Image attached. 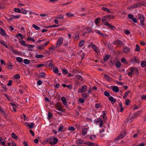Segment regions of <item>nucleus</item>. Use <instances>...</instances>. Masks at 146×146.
<instances>
[{
  "instance_id": "nucleus-1",
  "label": "nucleus",
  "mask_w": 146,
  "mask_h": 146,
  "mask_svg": "<svg viewBox=\"0 0 146 146\" xmlns=\"http://www.w3.org/2000/svg\"><path fill=\"white\" fill-rule=\"evenodd\" d=\"M63 40V38L62 37H59L56 42V47L57 48H59L62 44Z\"/></svg>"
},
{
  "instance_id": "nucleus-2",
  "label": "nucleus",
  "mask_w": 146,
  "mask_h": 146,
  "mask_svg": "<svg viewBox=\"0 0 146 146\" xmlns=\"http://www.w3.org/2000/svg\"><path fill=\"white\" fill-rule=\"evenodd\" d=\"M139 18L140 20L141 24V25L144 26H145L144 24V21L145 19V18L143 15H141L140 14H138Z\"/></svg>"
},
{
  "instance_id": "nucleus-3",
  "label": "nucleus",
  "mask_w": 146,
  "mask_h": 146,
  "mask_svg": "<svg viewBox=\"0 0 146 146\" xmlns=\"http://www.w3.org/2000/svg\"><path fill=\"white\" fill-rule=\"evenodd\" d=\"M126 133L125 131H123L121 133L117 138L115 139H119L123 138L126 135Z\"/></svg>"
},
{
  "instance_id": "nucleus-4",
  "label": "nucleus",
  "mask_w": 146,
  "mask_h": 146,
  "mask_svg": "<svg viewBox=\"0 0 146 146\" xmlns=\"http://www.w3.org/2000/svg\"><path fill=\"white\" fill-rule=\"evenodd\" d=\"M87 87L86 86L84 85L81 88H79L78 90V91L80 93L83 92H86L87 90Z\"/></svg>"
},
{
  "instance_id": "nucleus-5",
  "label": "nucleus",
  "mask_w": 146,
  "mask_h": 146,
  "mask_svg": "<svg viewBox=\"0 0 146 146\" xmlns=\"http://www.w3.org/2000/svg\"><path fill=\"white\" fill-rule=\"evenodd\" d=\"M139 58L138 57H135L131 58L130 59V61L131 62H134L135 63H139L140 62L139 61Z\"/></svg>"
},
{
  "instance_id": "nucleus-6",
  "label": "nucleus",
  "mask_w": 146,
  "mask_h": 146,
  "mask_svg": "<svg viewBox=\"0 0 146 146\" xmlns=\"http://www.w3.org/2000/svg\"><path fill=\"white\" fill-rule=\"evenodd\" d=\"M102 21L104 24H105L106 23H107L108 21H110L109 18L107 17V16H104L102 18Z\"/></svg>"
},
{
  "instance_id": "nucleus-7",
  "label": "nucleus",
  "mask_w": 146,
  "mask_h": 146,
  "mask_svg": "<svg viewBox=\"0 0 146 146\" xmlns=\"http://www.w3.org/2000/svg\"><path fill=\"white\" fill-rule=\"evenodd\" d=\"M86 143L84 142V141L83 140L81 139L78 140L76 141V143L78 145L83 144H85Z\"/></svg>"
},
{
  "instance_id": "nucleus-8",
  "label": "nucleus",
  "mask_w": 146,
  "mask_h": 146,
  "mask_svg": "<svg viewBox=\"0 0 146 146\" xmlns=\"http://www.w3.org/2000/svg\"><path fill=\"white\" fill-rule=\"evenodd\" d=\"M0 33L3 36H7V35L5 33V31L2 28H0Z\"/></svg>"
},
{
  "instance_id": "nucleus-9",
  "label": "nucleus",
  "mask_w": 146,
  "mask_h": 146,
  "mask_svg": "<svg viewBox=\"0 0 146 146\" xmlns=\"http://www.w3.org/2000/svg\"><path fill=\"white\" fill-rule=\"evenodd\" d=\"M109 100L110 101H111V103L112 104H113L116 102V99L113 98L112 96H110L109 98Z\"/></svg>"
},
{
  "instance_id": "nucleus-10",
  "label": "nucleus",
  "mask_w": 146,
  "mask_h": 146,
  "mask_svg": "<svg viewBox=\"0 0 146 146\" xmlns=\"http://www.w3.org/2000/svg\"><path fill=\"white\" fill-rule=\"evenodd\" d=\"M112 90L115 92H119V88L118 86H114L113 87Z\"/></svg>"
},
{
  "instance_id": "nucleus-11",
  "label": "nucleus",
  "mask_w": 146,
  "mask_h": 146,
  "mask_svg": "<svg viewBox=\"0 0 146 146\" xmlns=\"http://www.w3.org/2000/svg\"><path fill=\"white\" fill-rule=\"evenodd\" d=\"M90 46L94 50V51L96 52H98L97 48L96 46L93 44H90Z\"/></svg>"
},
{
  "instance_id": "nucleus-12",
  "label": "nucleus",
  "mask_w": 146,
  "mask_h": 146,
  "mask_svg": "<svg viewBox=\"0 0 146 146\" xmlns=\"http://www.w3.org/2000/svg\"><path fill=\"white\" fill-rule=\"evenodd\" d=\"M129 48L127 46L123 48V51L125 53H128L130 52Z\"/></svg>"
},
{
  "instance_id": "nucleus-13",
  "label": "nucleus",
  "mask_w": 146,
  "mask_h": 146,
  "mask_svg": "<svg viewBox=\"0 0 146 146\" xmlns=\"http://www.w3.org/2000/svg\"><path fill=\"white\" fill-rule=\"evenodd\" d=\"M104 78L105 79L108 80V81H110L111 79L112 78L109 77L108 75L106 74H104Z\"/></svg>"
},
{
  "instance_id": "nucleus-14",
  "label": "nucleus",
  "mask_w": 146,
  "mask_h": 146,
  "mask_svg": "<svg viewBox=\"0 0 146 146\" xmlns=\"http://www.w3.org/2000/svg\"><path fill=\"white\" fill-rule=\"evenodd\" d=\"M61 99L62 102L63 104L64 105H66L67 102L66 100V98L64 97H62L61 98Z\"/></svg>"
},
{
  "instance_id": "nucleus-15",
  "label": "nucleus",
  "mask_w": 146,
  "mask_h": 146,
  "mask_svg": "<svg viewBox=\"0 0 146 146\" xmlns=\"http://www.w3.org/2000/svg\"><path fill=\"white\" fill-rule=\"evenodd\" d=\"M85 144L89 146H97V145L95 144L94 143H92L88 141L86 142V143H85Z\"/></svg>"
},
{
  "instance_id": "nucleus-16",
  "label": "nucleus",
  "mask_w": 146,
  "mask_h": 146,
  "mask_svg": "<svg viewBox=\"0 0 146 146\" xmlns=\"http://www.w3.org/2000/svg\"><path fill=\"white\" fill-rule=\"evenodd\" d=\"M58 141V139L56 138H54L53 139V141L50 142V143L51 144H52L53 143L54 144H56Z\"/></svg>"
},
{
  "instance_id": "nucleus-17",
  "label": "nucleus",
  "mask_w": 146,
  "mask_h": 146,
  "mask_svg": "<svg viewBox=\"0 0 146 146\" xmlns=\"http://www.w3.org/2000/svg\"><path fill=\"white\" fill-rule=\"evenodd\" d=\"M87 129L86 128H84L82 130L83 136L87 134Z\"/></svg>"
},
{
  "instance_id": "nucleus-18",
  "label": "nucleus",
  "mask_w": 146,
  "mask_h": 146,
  "mask_svg": "<svg viewBox=\"0 0 146 146\" xmlns=\"http://www.w3.org/2000/svg\"><path fill=\"white\" fill-rule=\"evenodd\" d=\"M121 64L120 62L117 61L116 62L115 64V66L117 68H119L121 66Z\"/></svg>"
},
{
  "instance_id": "nucleus-19",
  "label": "nucleus",
  "mask_w": 146,
  "mask_h": 146,
  "mask_svg": "<svg viewBox=\"0 0 146 146\" xmlns=\"http://www.w3.org/2000/svg\"><path fill=\"white\" fill-rule=\"evenodd\" d=\"M101 18L100 17H98L96 19L94 22L96 25H97L98 24L99 21H101Z\"/></svg>"
},
{
  "instance_id": "nucleus-20",
  "label": "nucleus",
  "mask_w": 146,
  "mask_h": 146,
  "mask_svg": "<svg viewBox=\"0 0 146 146\" xmlns=\"http://www.w3.org/2000/svg\"><path fill=\"white\" fill-rule=\"evenodd\" d=\"M110 56L108 54H106L104 57L103 60L104 61H107L110 58Z\"/></svg>"
},
{
  "instance_id": "nucleus-21",
  "label": "nucleus",
  "mask_w": 146,
  "mask_h": 146,
  "mask_svg": "<svg viewBox=\"0 0 146 146\" xmlns=\"http://www.w3.org/2000/svg\"><path fill=\"white\" fill-rule=\"evenodd\" d=\"M66 15L68 17H71L74 16V15L73 13L70 12L66 13Z\"/></svg>"
},
{
  "instance_id": "nucleus-22",
  "label": "nucleus",
  "mask_w": 146,
  "mask_h": 146,
  "mask_svg": "<svg viewBox=\"0 0 146 146\" xmlns=\"http://www.w3.org/2000/svg\"><path fill=\"white\" fill-rule=\"evenodd\" d=\"M96 136L95 135H92L90 137V139L92 141L95 140L96 139Z\"/></svg>"
},
{
  "instance_id": "nucleus-23",
  "label": "nucleus",
  "mask_w": 146,
  "mask_h": 146,
  "mask_svg": "<svg viewBox=\"0 0 146 146\" xmlns=\"http://www.w3.org/2000/svg\"><path fill=\"white\" fill-rule=\"evenodd\" d=\"M0 43L1 44L3 45L6 48H8V47L6 44V43L5 42V41L2 40L0 41Z\"/></svg>"
},
{
  "instance_id": "nucleus-24",
  "label": "nucleus",
  "mask_w": 146,
  "mask_h": 146,
  "mask_svg": "<svg viewBox=\"0 0 146 146\" xmlns=\"http://www.w3.org/2000/svg\"><path fill=\"white\" fill-rule=\"evenodd\" d=\"M27 10L24 9H22L20 10V13H22L23 14H25L27 13Z\"/></svg>"
},
{
  "instance_id": "nucleus-25",
  "label": "nucleus",
  "mask_w": 146,
  "mask_h": 146,
  "mask_svg": "<svg viewBox=\"0 0 146 146\" xmlns=\"http://www.w3.org/2000/svg\"><path fill=\"white\" fill-rule=\"evenodd\" d=\"M99 120L100 121H97V122H100V124H99V126L100 127H101L102 126V125H103V121L102 120V119L101 118H99Z\"/></svg>"
},
{
  "instance_id": "nucleus-26",
  "label": "nucleus",
  "mask_w": 146,
  "mask_h": 146,
  "mask_svg": "<svg viewBox=\"0 0 146 146\" xmlns=\"http://www.w3.org/2000/svg\"><path fill=\"white\" fill-rule=\"evenodd\" d=\"M141 65L142 67H145L146 66V62L144 60L142 61L141 62Z\"/></svg>"
},
{
  "instance_id": "nucleus-27",
  "label": "nucleus",
  "mask_w": 146,
  "mask_h": 146,
  "mask_svg": "<svg viewBox=\"0 0 146 146\" xmlns=\"http://www.w3.org/2000/svg\"><path fill=\"white\" fill-rule=\"evenodd\" d=\"M102 10L107 11L108 13H110V10L106 7H102Z\"/></svg>"
},
{
  "instance_id": "nucleus-28",
  "label": "nucleus",
  "mask_w": 146,
  "mask_h": 146,
  "mask_svg": "<svg viewBox=\"0 0 146 146\" xmlns=\"http://www.w3.org/2000/svg\"><path fill=\"white\" fill-rule=\"evenodd\" d=\"M45 75L43 72L40 73L39 74V76L40 78H44L45 77Z\"/></svg>"
},
{
  "instance_id": "nucleus-29",
  "label": "nucleus",
  "mask_w": 146,
  "mask_h": 146,
  "mask_svg": "<svg viewBox=\"0 0 146 146\" xmlns=\"http://www.w3.org/2000/svg\"><path fill=\"white\" fill-rule=\"evenodd\" d=\"M23 62L26 64H29L30 63V60L27 59H25L23 60Z\"/></svg>"
},
{
  "instance_id": "nucleus-30",
  "label": "nucleus",
  "mask_w": 146,
  "mask_h": 146,
  "mask_svg": "<svg viewBox=\"0 0 146 146\" xmlns=\"http://www.w3.org/2000/svg\"><path fill=\"white\" fill-rule=\"evenodd\" d=\"M11 136L12 137L14 138L15 139L17 140L18 139V137L16 135L15 133H14L11 134Z\"/></svg>"
},
{
  "instance_id": "nucleus-31",
  "label": "nucleus",
  "mask_w": 146,
  "mask_h": 146,
  "mask_svg": "<svg viewBox=\"0 0 146 146\" xmlns=\"http://www.w3.org/2000/svg\"><path fill=\"white\" fill-rule=\"evenodd\" d=\"M17 37H20L22 39L25 36L22 35L21 33H19L18 34L16 35Z\"/></svg>"
},
{
  "instance_id": "nucleus-32",
  "label": "nucleus",
  "mask_w": 146,
  "mask_h": 146,
  "mask_svg": "<svg viewBox=\"0 0 146 146\" xmlns=\"http://www.w3.org/2000/svg\"><path fill=\"white\" fill-rule=\"evenodd\" d=\"M64 127V126L63 125H60L58 129V132H59L62 131Z\"/></svg>"
},
{
  "instance_id": "nucleus-33",
  "label": "nucleus",
  "mask_w": 146,
  "mask_h": 146,
  "mask_svg": "<svg viewBox=\"0 0 146 146\" xmlns=\"http://www.w3.org/2000/svg\"><path fill=\"white\" fill-rule=\"evenodd\" d=\"M63 73L64 74H66L68 73V71L66 69L63 68L62 69Z\"/></svg>"
},
{
  "instance_id": "nucleus-34",
  "label": "nucleus",
  "mask_w": 146,
  "mask_h": 146,
  "mask_svg": "<svg viewBox=\"0 0 146 146\" xmlns=\"http://www.w3.org/2000/svg\"><path fill=\"white\" fill-rule=\"evenodd\" d=\"M75 77H76V78L78 79H80V80L81 81H82L83 80L82 78L79 75H77L75 76Z\"/></svg>"
},
{
  "instance_id": "nucleus-35",
  "label": "nucleus",
  "mask_w": 146,
  "mask_h": 146,
  "mask_svg": "<svg viewBox=\"0 0 146 146\" xmlns=\"http://www.w3.org/2000/svg\"><path fill=\"white\" fill-rule=\"evenodd\" d=\"M44 57V56L42 55H39L37 54L35 56V57L37 58H42Z\"/></svg>"
},
{
  "instance_id": "nucleus-36",
  "label": "nucleus",
  "mask_w": 146,
  "mask_h": 146,
  "mask_svg": "<svg viewBox=\"0 0 146 146\" xmlns=\"http://www.w3.org/2000/svg\"><path fill=\"white\" fill-rule=\"evenodd\" d=\"M136 48L135 49V50L136 51H139L140 50L139 46V45L136 44Z\"/></svg>"
},
{
  "instance_id": "nucleus-37",
  "label": "nucleus",
  "mask_w": 146,
  "mask_h": 146,
  "mask_svg": "<svg viewBox=\"0 0 146 146\" xmlns=\"http://www.w3.org/2000/svg\"><path fill=\"white\" fill-rule=\"evenodd\" d=\"M32 27L36 30H38L40 29V28L39 27L35 24H33Z\"/></svg>"
},
{
  "instance_id": "nucleus-38",
  "label": "nucleus",
  "mask_w": 146,
  "mask_h": 146,
  "mask_svg": "<svg viewBox=\"0 0 146 146\" xmlns=\"http://www.w3.org/2000/svg\"><path fill=\"white\" fill-rule=\"evenodd\" d=\"M107 17L110 20L111 19H112L114 18V17L111 15H107Z\"/></svg>"
},
{
  "instance_id": "nucleus-39",
  "label": "nucleus",
  "mask_w": 146,
  "mask_h": 146,
  "mask_svg": "<svg viewBox=\"0 0 146 146\" xmlns=\"http://www.w3.org/2000/svg\"><path fill=\"white\" fill-rule=\"evenodd\" d=\"M14 76L16 79H19L20 78V75L19 74H16Z\"/></svg>"
},
{
  "instance_id": "nucleus-40",
  "label": "nucleus",
  "mask_w": 146,
  "mask_h": 146,
  "mask_svg": "<svg viewBox=\"0 0 146 146\" xmlns=\"http://www.w3.org/2000/svg\"><path fill=\"white\" fill-rule=\"evenodd\" d=\"M44 45H39L37 46V48L40 50H42L44 49Z\"/></svg>"
},
{
  "instance_id": "nucleus-41",
  "label": "nucleus",
  "mask_w": 146,
  "mask_h": 146,
  "mask_svg": "<svg viewBox=\"0 0 146 146\" xmlns=\"http://www.w3.org/2000/svg\"><path fill=\"white\" fill-rule=\"evenodd\" d=\"M17 60L19 62H22L23 61L22 59L20 57H17L16 58Z\"/></svg>"
},
{
  "instance_id": "nucleus-42",
  "label": "nucleus",
  "mask_w": 146,
  "mask_h": 146,
  "mask_svg": "<svg viewBox=\"0 0 146 146\" xmlns=\"http://www.w3.org/2000/svg\"><path fill=\"white\" fill-rule=\"evenodd\" d=\"M82 96L84 98H87L88 96L87 93H82Z\"/></svg>"
},
{
  "instance_id": "nucleus-43",
  "label": "nucleus",
  "mask_w": 146,
  "mask_h": 146,
  "mask_svg": "<svg viewBox=\"0 0 146 146\" xmlns=\"http://www.w3.org/2000/svg\"><path fill=\"white\" fill-rule=\"evenodd\" d=\"M20 42L21 45H24L25 46V45L26 44H25V41L22 40H20Z\"/></svg>"
},
{
  "instance_id": "nucleus-44",
  "label": "nucleus",
  "mask_w": 146,
  "mask_h": 146,
  "mask_svg": "<svg viewBox=\"0 0 146 146\" xmlns=\"http://www.w3.org/2000/svg\"><path fill=\"white\" fill-rule=\"evenodd\" d=\"M73 37L74 38H76L77 39L79 38V36L78 33H76Z\"/></svg>"
},
{
  "instance_id": "nucleus-45",
  "label": "nucleus",
  "mask_w": 146,
  "mask_h": 146,
  "mask_svg": "<svg viewBox=\"0 0 146 146\" xmlns=\"http://www.w3.org/2000/svg\"><path fill=\"white\" fill-rule=\"evenodd\" d=\"M58 110L60 111L64 112V110L62 109V105L61 106H60L58 108Z\"/></svg>"
},
{
  "instance_id": "nucleus-46",
  "label": "nucleus",
  "mask_w": 146,
  "mask_h": 146,
  "mask_svg": "<svg viewBox=\"0 0 146 146\" xmlns=\"http://www.w3.org/2000/svg\"><path fill=\"white\" fill-rule=\"evenodd\" d=\"M25 46L29 48H33L34 47V46L33 45H30L28 44H26L25 45Z\"/></svg>"
},
{
  "instance_id": "nucleus-47",
  "label": "nucleus",
  "mask_w": 146,
  "mask_h": 146,
  "mask_svg": "<svg viewBox=\"0 0 146 146\" xmlns=\"http://www.w3.org/2000/svg\"><path fill=\"white\" fill-rule=\"evenodd\" d=\"M94 31L96 33L99 34L100 35H103V33H100V31L98 30H95Z\"/></svg>"
},
{
  "instance_id": "nucleus-48",
  "label": "nucleus",
  "mask_w": 146,
  "mask_h": 146,
  "mask_svg": "<svg viewBox=\"0 0 146 146\" xmlns=\"http://www.w3.org/2000/svg\"><path fill=\"white\" fill-rule=\"evenodd\" d=\"M14 11L16 12L20 13V10L18 8H14Z\"/></svg>"
},
{
  "instance_id": "nucleus-49",
  "label": "nucleus",
  "mask_w": 146,
  "mask_h": 146,
  "mask_svg": "<svg viewBox=\"0 0 146 146\" xmlns=\"http://www.w3.org/2000/svg\"><path fill=\"white\" fill-rule=\"evenodd\" d=\"M53 72L55 73H57L58 72V70L57 68H55L53 70Z\"/></svg>"
},
{
  "instance_id": "nucleus-50",
  "label": "nucleus",
  "mask_w": 146,
  "mask_h": 146,
  "mask_svg": "<svg viewBox=\"0 0 146 146\" xmlns=\"http://www.w3.org/2000/svg\"><path fill=\"white\" fill-rule=\"evenodd\" d=\"M104 94L106 96H108L110 95V94L108 92L106 91L104 92Z\"/></svg>"
},
{
  "instance_id": "nucleus-51",
  "label": "nucleus",
  "mask_w": 146,
  "mask_h": 146,
  "mask_svg": "<svg viewBox=\"0 0 146 146\" xmlns=\"http://www.w3.org/2000/svg\"><path fill=\"white\" fill-rule=\"evenodd\" d=\"M104 44L106 46L108 47V48H110V43L106 42V43H104Z\"/></svg>"
},
{
  "instance_id": "nucleus-52",
  "label": "nucleus",
  "mask_w": 146,
  "mask_h": 146,
  "mask_svg": "<svg viewBox=\"0 0 146 146\" xmlns=\"http://www.w3.org/2000/svg\"><path fill=\"white\" fill-rule=\"evenodd\" d=\"M128 18L130 19H132L134 17L131 14H129L128 15Z\"/></svg>"
},
{
  "instance_id": "nucleus-53",
  "label": "nucleus",
  "mask_w": 146,
  "mask_h": 146,
  "mask_svg": "<svg viewBox=\"0 0 146 146\" xmlns=\"http://www.w3.org/2000/svg\"><path fill=\"white\" fill-rule=\"evenodd\" d=\"M84 42L83 40L80 41L79 44L80 46H82L84 45Z\"/></svg>"
},
{
  "instance_id": "nucleus-54",
  "label": "nucleus",
  "mask_w": 146,
  "mask_h": 146,
  "mask_svg": "<svg viewBox=\"0 0 146 146\" xmlns=\"http://www.w3.org/2000/svg\"><path fill=\"white\" fill-rule=\"evenodd\" d=\"M28 41H30V40L33 41V42H35V40L33 38L31 37H29L27 39Z\"/></svg>"
},
{
  "instance_id": "nucleus-55",
  "label": "nucleus",
  "mask_w": 146,
  "mask_h": 146,
  "mask_svg": "<svg viewBox=\"0 0 146 146\" xmlns=\"http://www.w3.org/2000/svg\"><path fill=\"white\" fill-rule=\"evenodd\" d=\"M121 61L122 62L124 63L126 62V60L125 58H122L121 59Z\"/></svg>"
},
{
  "instance_id": "nucleus-56",
  "label": "nucleus",
  "mask_w": 146,
  "mask_h": 146,
  "mask_svg": "<svg viewBox=\"0 0 146 146\" xmlns=\"http://www.w3.org/2000/svg\"><path fill=\"white\" fill-rule=\"evenodd\" d=\"M68 130L70 131H74L75 130L74 127H69Z\"/></svg>"
},
{
  "instance_id": "nucleus-57",
  "label": "nucleus",
  "mask_w": 146,
  "mask_h": 146,
  "mask_svg": "<svg viewBox=\"0 0 146 146\" xmlns=\"http://www.w3.org/2000/svg\"><path fill=\"white\" fill-rule=\"evenodd\" d=\"M34 125V124L33 123H31V124L29 125V128L30 129H32Z\"/></svg>"
},
{
  "instance_id": "nucleus-58",
  "label": "nucleus",
  "mask_w": 146,
  "mask_h": 146,
  "mask_svg": "<svg viewBox=\"0 0 146 146\" xmlns=\"http://www.w3.org/2000/svg\"><path fill=\"white\" fill-rule=\"evenodd\" d=\"M134 67H130V72H131L132 74L134 72Z\"/></svg>"
},
{
  "instance_id": "nucleus-59",
  "label": "nucleus",
  "mask_w": 146,
  "mask_h": 146,
  "mask_svg": "<svg viewBox=\"0 0 146 146\" xmlns=\"http://www.w3.org/2000/svg\"><path fill=\"white\" fill-rule=\"evenodd\" d=\"M118 43L117 44H119L120 45H122L123 44H123V42L119 40H118Z\"/></svg>"
},
{
  "instance_id": "nucleus-60",
  "label": "nucleus",
  "mask_w": 146,
  "mask_h": 146,
  "mask_svg": "<svg viewBox=\"0 0 146 146\" xmlns=\"http://www.w3.org/2000/svg\"><path fill=\"white\" fill-rule=\"evenodd\" d=\"M61 104L59 103H57L55 105V106L56 107L58 108L60 106H61Z\"/></svg>"
},
{
  "instance_id": "nucleus-61",
  "label": "nucleus",
  "mask_w": 146,
  "mask_h": 146,
  "mask_svg": "<svg viewBox=\"0 0 146 146\" xmlns=\"http://www.w3.org/2000/svg\"><path fill=\"white\" fill-rule=\"evenodd\" d=\"M124 33L127 35H129L130 33V32L128 30H126L124 31Z\"/></svg>"
},
{
  "instance_id": "nucleus-62",
  "label": "nucleus",
  "mask_w": 146,
  "mask_h": 146,
  "mask_svg": "<svg viewBox=\"0 0 146 146\" xmlns=\"http://www.w3.org/2000/svg\"><path fill=\"white\" fill-rule=\"evenodd\" d=\"M130 103V101L128 99H127L125 101V104L126 105H128Z\"/></svg>"
},
{
  "instance_id": "nucleus-63",
  "label": "nucleus",
  "mask_w": 146,
  "mask_h": 146,
  "mask_svg": "<svg viewBox=\"0 0 146 146\" xmlns=\"http://www.w3.org/2000/svg\"><path fill=\"white\" fill-rule=\"evenodd\" d=\"M79 101L81 103H84V100L82 98H80L79 100Z\"/></svg>"
},
{
  "instance_id": "nucleus-64",
  "label": "nucleus",
  "mask_w": 146,
  "mask_h": 146,
  "mask_svg": "<svg viewBox=\"0 0 146 146\" xmlns=\"http://www.w3.org/2000/svg\"><path fill=\"white\" fill-rule=\"evenodd\" d=\"M141 99L142 100H146V95H143L142 96Z\"/></svg>"
}]
</instances>
